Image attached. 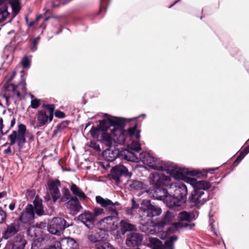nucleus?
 <instances>
[{"label":"nucleus","instance_id":"20e7f679","mask_svg":"<svg viewBox=\"0 0 249 249\" xmlns=\"http://www.w3.org/2000/svg\"><path fill=\"white\" fill-rule=\"evenodd\" d=\"M104 158L107 161H113L117 158L126 160L128 161H134L137 159L135 154L128 149L111 148L109 147L103 153Z\"/></svg>","mask_w":249,"mask_h":249},{"label":"nucleus","instance_id":"dca6fc26","mask_svg":"<svg viewBox=\"0 0 249 249\" xmlns=\"http://www.w3.org/2000/svg\"><path fill=\"white\" fill-rule=\"evenodd\" d=\"M57 247L60 249H78V244L71 237H64L62 238L57 243Z\"/></svg>","mask_w":249,"mask_h":249},{"label":"nucleus","instance_id":"aec40b11","mask_svg":"<svg viewBox=\"0 0 249 249\" xmlns=\"http://www.w3.org/2000/svg\"><path fill=\"white\" fill-rule=\"evenodd\" d=\"M164 201L170 210H176L183 204V199L180 200L174 195L171 196L168 194Z\"/></svg>","mask_w":249,"mask_h":249},{"label":"nucleus","instance_id":"680f3d73","mask_svg":"<svg viewBox=\"0 0 249 249\" xmlns=\"http://www.w3.org/2000/svg\"><path fill=\"white\" fill-rule=\"evenodd\" d=\"M11 152V149L10 146H9L4 151V153L5 154H9Z\"/></svg>","mask_w":249,"mask_h":249},{"label":"nucleus","instance_id":"c756f323","mask_svg":"<svg viewBox=\"0 0 249 249\" xmlns=\"http://www.w3.org/2000/svg\"><path fill=\"white\" fill-rule=\"evenodd\" d=\"M173 210L167 211L165 214L164 219L159 223V225L161 227H164L166 225H168L171 222L173 218L174 217L175 214L172 212Z\"/></svg>","mask_w":249,"mask_h":249},{"label":"nucleus","instance_id":"2f4dec72","mask_svg":"<svg viewBox=\"0 0 249 249\" xmlns=\"http://www.w3.org/2000/svg\"><path fill=\"white\" fill-rule=\"evenodd\" d=\"M178 239V237L176 235H173L170 236L168 239H167L164 244H162V246L164 247V249H174V242Z\"/></svg>","mask_w":249,"mask_h":249},{"label":"nucleus","instance_id":"4be33fe9","mask_svg":"<svg viewBox=\"0 0 249 249\" xmlns=\"http://www.w3.org/2000/svg\"><path fill=\"white\" fill-rule=\"evenodd\" d=\"M66 207L71 211L79 212L82 207L77 197L72 196L65 203Z\"/></svg>","mask_w":249,"mask_h":249},{"label":"nucleus","instance_id":"39448f33","mask_svg":"<svg viewBox=\"0 0 249 249\" xmlns=\"http://www.w3.org/2000/svg\"><path fill=\"white\" fill-rule=\"evenodd\" d=\"M122 124L123 121L118 119L117 117H111L107 115L106 119L99 121V124L97 126L91 127L89 133L92 138L98 139L100 135L102 136L103 133L109 129L110 125L115 127V125H122Z\"/></svg>","mask_w":249,"mask_h":249},{"label":"nucleus","instance_id":"72a5a7b5","mask_svg":"<svg viewBox=\"0 0 249 249\" xmlns=\"http://www.w3.org/2000/svg\"><path fill=\"white\" fill-rule=\"evenodd\" d=\"M149 243L153 249H165L164 247L162 246V242L156 238H150Z\"/></svg>","mask_w":249,"mask_h":249},{"label":"nucleus","instance_id":"a878e982","mask_svg":"<svg viewBox=\"0 0 249 249\" xmlns=\"http://www.w3.org/2000/svg\"><path fill=\"white\" fill-rule=\"evenodd\" d=\"M113 130L114 128L111 130V134H109L107 133V131H105L104 133H103L102 135L101 136V139L100 140L101 142L107 146L111 147L113 141L115 143H119L114 140V137L112 134V131Z\"/></svg>","mask_w":249,"mask_h":249},{"label":"nucleus","instance_id":"09e8293b","mask_svg":"<svg viewBox=\"0 0 249 249\" xmlns=\"http://www.w3.org/2000/svg\"><path fill=\"white\" fill-rule=\"evenodd\" d=\"M185 177V175L179 171H177L174 175V178L177 179H184Z\"/></svg>","mask_w":249,"mask_h":249},{"label":"nucleus","instance_id":"864d4df0","mask_svg":"<svg viewBox=\"0 0 249 249\" xmlns=\"http://www.w3.org/2000/svg\"><path fill=\"white\" fill-rule=\"evenodd\" d=\"M3 127H4V125L3 124V119L2 118H0V131L2 135L6 134L9 131V130H7L5 133H4L2 130Z\"/></svg>","mask_w":249,"mask_h":249},{"label":"nucleus","instance_id":"4468645a","mask_svg":"<svg viewBox=\"0 0 249 249\" xmlns=\"http://www.w3.org/2000/svg\"><path fill=\"white\" fill-rule=\"evenodd\" d=\"M96 201L102 207L108 209L109 211L114 213L116 215H118V213L115 208V206L120 205L118 202L113 203L110 199H105L100 196L96 197Z\"/></svg>","mask_w":249,"mask_h":249},{"label":"nucleus","instance_id":"774afa93","mask_svg":"<svg viewBox=\"0 0 249 249\" xmlns=\"http://www.w3.org/2000/svg\"><path fill=\"white\" fill-rule=\"evenodd\" d=\"M71 0H65L63 2V4H65L71 1Z\"/></svg>","mask_w":249,"mask_h":249},{"label":"nucleus","instance_id":"4d7b16f0","mask_svg":"<svg viewBox=\"0 0 249 249\" xmlns=\"http://www.w3.org/2000/svg\"><path fill=\"white\" fill-rule=\"evenodd\" d=\"M15 123H16V118L15 117H13L12 119V120L11 121L10 127V128L8 129L9 130L12 127L14 126V125L15 124Z\"/></svg>","mask_w":249,"mask_h":249},{"label":"nucleus","instance_id":"7ed1b4c3","mask_svg":"<svg viewBox=\"0 0 249 249\" xmlns=\"http://www.w3.org/2000/svg\"><path fill=\"white\" fill-rule=\"evenodd\" d=\"M211 183L205 180L198 181L196 190H195L189 198V203L192 206L199 208L208 200V196L205 194L204 191L210 189Z\"/></svg>","mask_w":249,"mask_h":249},{"label":"nucleus","instance_id":"69168bd1","mask_svg":"<svg viewBox=\"0 0 249 249\" xmlns=\"http://www.w3.org/2000/svg\"><path fill=\"white\" fill-rule=\"evenodd\" d=\"M106 1V0H101V6L100 8V12H101L102 11L105 9V8L102 6L103 3Z\"/></svg>","mask_w":249,"mask_h":249},{"label":"nucleus","instance_id":"13d9d810","mask_svg":"<svg viewBox=\"0 0 249 249\" xmlns=\"http://www.w3.org/2000/svg\"><path fill=\"white\" fill-rule=\"evenodd\" d=\"M141 145L139 144H137L135 147L132 148V150H134L135 151L138 152L141 150Z\"/></svg>","mask_w":249,"mask_h":249},{"label":"nucleus","instance_id":"0eeeda50","mask_svg":"<svg viewBox=\"0 0 249 249\" xmlns=\"http://www.w3.org/2000/svg\"><path fill=\"white\" fill-rule=\"evenodd\" d=\"M26 127L25 125L20 124L18 125V131L14 130L8 136L10 140V146L14 145L17 142L19 150L23 148L24 143L26 142L25 134Z\"/></svg>","mask_w":249,"mask_h":249},{"label":"nucleus","instance_id":"ea45409f","mask_svg":"<svg viewBox=\"0 0 249 249\" xmlns=\"http://www.w3.org/2000/svg\"><path fill=\"white\" fill-rule=\"evenodd\" d=\"M26 244V241L22 238L20 239L19 242H16L14 245V248L16 249H24Z\"/></svg>","mask_w":249,"mask_h":249},{"label":"nucleus","instance_id":"a211bd4d","mask_svg":"<svg viewBox=\"0 0 249 249\" xmlns=\"http://www.w3.org/2000/svg\"><path fill=\"white\" fill-rule=\"evenodd\" d=\"M78 220L83 223L88 228L93 227L95 222V219L92 213L89 211H85L78 216Z\"/></svg>","mask_w":249,"mask_h":249},{"label":"nucleus","instance_id":"4c0bfd02","mask_svg":"<svg viewBox=\"0 0 249 249\" xmlns=\"http://www.w3.org/2000/svg\"><path fill=\"white\" fill-rule=\"evenodd\" d=\"M69 123V122L68 121H64L62 122L57 126L56 129L54 130V134L60 132L62 130L67 127Z\"/></svg>","mask_w":249,"mask_h":249},{"label":"nucleus","instance_id":"f3484780","mask_svg":"<svg viewBox=\"0 0 249 249\" xmlns=\"http://www.w3.org/2000/svg\"><path fill=\"white\" fill-rule=\"evenodd\" d=\"M117 215L108 216L101 219L98 223L99 228L103 231L111 230L113 228Z\"/></svg>","mask_w":249,"mask_h":249},{"label":"nucleus","instance_id":"a19ab883","mask_svg":"<svg viewBox=\"0 0 249 249\" xmlns=\"http://www.w3.org/2000/svg\"><path fill=\"white\" fill-rule=\"evenodd\" d=\"M40 39L39 36H37L32 40L30 44V49L32 51L34 52L37 49V45Z\"/></svg>","mask_w":249,"mask_h":249},{"label":"nucleus","instance_id":"cd10ccee","mask_svg":"<svg viewBox=\"0 0 249 249\" xmlns=\"http://www.w3.org/2000/svg\"><path fill=\"white\" fill-rule=\"evenodd\" d=\"M128 185L131 190H142L146 188V185L143 182L135 179L129 180Z\"/></svg>","mask_w":249,"mask_h":249},{"label":"nucleus","instance_id":"1a4fd4ad","mask_svg":"<svg viewBox=\"0 0 249 249\" xmlns=\"http://www.w3.org/2000/svg\"><path fill=\"white\" fill-rule=\"evenodd\" d=\"M71 224L66 220L61 217H54L48 225V231L53 234L60 235L63 233L64 230Z\"/></svg>","mask_w":249,"mask_h":249},{"label":"nucleus","instance_id":"6e6552de","mask_svg":"<svg viewBox=\"0 0 249 249\" xmlns=\"http://www.w3.org/2000/svg\"><path fill=\"white\" fill-rule=\"evenodd\" d=\"M141 211V217L147 220L154 216L159 215L161 213V209L156 206L152 205L149 200H143L141 204L140 208Z\"/></svg>","mask_w":249,"mask_h":249},{"label":"nucleus","instance_id":"2eb2a0df","mask_svg":"<svg viewBox=\"0 0 249 249\" xmlns=\"http://www.w3.org/2000/svg\"><path fill=\"white\" fill-rule=\"evenodd\" d=\"M60 185L61 182L58 179L50 180L48 182V189L53 202H55L60 197V193L58 188Z\"/></svg>","mask_w":249,"mask_h":249},{"label":"nucleus","instance_id":"5fc2aeb1","mask_svg":"<svg viewBox=\"0 0 249 249\" xmlns=\"http://www.w3.org/2000/svg\"><path fill=\"white\" fill-rule=\"evenodd\" d=\"M132 206L131 208L132 209L135 210L136 209H137L139 207V204L136 203L134 199H133L132 200Z\"/></svg>","mask_w":249,"mask_h":249},{"label":"nucleus","instance_id":"49530a36","mask_svg":"<svg viewBox=\"0 0 249 249\" xmlns=\"http://www.w3.org/2000/svg\"><path fill=\"white\" fill-rule=\"evenodd\" d=\"M7 217V214L0 207V224L3 223Z\"/></svg>","mask_w":249,"mask_h":249},{"label":"nucleus","instance_id":"f257e3e1","mask_svg":"<svg viewBox=\"0 0 249 249\" xmlns=\"http://www.w3.org/2000/svg\"><path fill=\"white\" fill-rule=\"evenodd\" d=\"M170 180L169 177L163 174L153 173L150 177V183L151 186L145 191L151 197L155 199L164 200L168 195V192L163 186Z\"/></svg>","mask_w":249,"mask_h":249},{"label":"nucleus","instance_id":"a18cd8bd","mask_svg":"<svg viewBox=\"0 0 249 249\" xmlns=\"http://www.w3.org/2000/svg\"><path fill=\"white\" fill-rule=\"evenodd\" d=\"M245 155L241 152L239 155L237 156L234 161L232 164V166L235 167L245 157Z\"/></svg>","mask_w":249,"mask_h":249},{"label":"nucleus","instance_id":"c85d7f7f","mask_svg":"<svg viewBox=\"0 0 249 249\" xmlns=\"http://www.w3.org/2000/svg\"><path fill=\"white\" fill-rule=\"evenodd\" d=\"M70 189L72 194L76 197H78L80 199L85 200L87 198L86 194L76 184H72L71 186Z\"/></svg>","mask_w":249,"mask_h":249},{"label":"nucleus","instance_id":"8fccbe9b","mask_svg":"<svg viewBox=\"0 0 249 249\" xmlns=\"http://www.w3.org/2000/svg\"><path fill=\"white\" fill-rule=\"evenodd\" d=\"M54 114L55 116V117L58 118H64L66 116L65 113L59 110H56L55 111H54L53 115Z\"/></svg>","mask_w":249,"mask_h":249},{"label":"nucleus","instance_id":"423d86ee","mask_svg":"<svg viewBox=\"0 0 249 249\" xmlns=\"http://www.w3.org/2000/svg\"><path fill=\"white\" fill-rule=\"evenodd\" d=\"M41 107L44 109L38 110L36 114L37 127L46 125L49 121L50 122L53 121V117L54 105L42 104Z\"/></svg>","mask_w":249,"mask_h":249},{"label":"nucleus","instance_id":"bf43d9fd","mask_svg":"<svg viewBox=\"0 0 249 249\" xmlns=\"http://www.w3.org/2000/svg\"><path fill=\"white\" fill-rule=\"evenodd\" d=\"M7 195V193L6 191H3L0 192V198L6 197Z\"/></svg>","mask_w":249,"mask_h":249},{"label":"nucleus","instance_id":"6e6d98bb","mask_svg":"<svg viewBox=\"0 0 249 249\" xmlns=\"http://www.w3.org/2000/svg\"><path fill=\"white\" fill-rule=\"evenodd\" d=\"M241 152L246 156L249 153V145L247 146Z\"/></svg>","mask_w":249,"mask_h":249},{"label":"nucleus","instance_id":"e433bc0d","mask_svg":"<svg viewBox=\"0 0 249 249\" xmlns=\"http://www.w3.org/2000/svg\"><path fill=\"white\" fill-rule=\"evenodd\" d=\"M93 249H115V248L110 244L105 243L104 244L96 243Z\"/></svg>","mask_w":249,"mask_h":249},{"label":"nucleus","instance_id":"ddd939ff","mask_svg":"<svg viewBox=\"0 0 249 249\" xmlns=\"http://www.w3.org/2000/svg\"><path fill=\"white\" fill-rule=\"evenodd\" d=\"M35 218L34 207L31 204H28L24 211H23L17 221L29 225L31 224Z\"/></svg>","mask_w":249,"mask_h":249},{"label":"nucleus","instance_id":"b1692460","mask_svg":"<svg viewBox=\"0 0 249 249\" xmlns=\"http://www.w3.org/2000/svg\"><path fill=\"white\" fill-rule=\"evenodd\" d=\"M120 230L122 234H124L127 231L137 230L136 225L130 223L127 219L122 220L120 223Z\"/></svg>","mask_w":249,"mask_h":249},{"label":"nucleus","instance_id":"603ef678","mask_svg":"<svg viewBox=\"0 0 249 249\" xmlns=\"http://www.w3.org/2000/svg\"><path fill=\"white\" fill-rule=\"evenodd\" d=\"M15 75H16V73L15 72H13L12 74L11 75V76L8 78L6 81V82L4 84V85H3V88L4 89V86L6 85H8L9 84H10V82L12 81L13 79L14 78V77L15 76Z\"/></svg>","mask_w":249,"mask_h":249},{"label":"nucleus","instance_id":"412c9836","mask_svg":"<svg viewBox=\"0 0 249 249\" xmlns=\"http://www.w3.org/2000/svg\"><path fill=\"white\" fill-rule=\"evenodd\" d=\"M19 230V224L18 221L15 220L13 223L7 225L6 230L3 232V237L7 239L15 235Z\"/></svg>","mask_w":249,"mask_h":249},{"label":"nucleus","instance_id":"79ce46f5","mask_svg":"<svg viewBox=\"0 0 249 249\" xmlns=\"http://www.w3.org/2000/svg\"><path fill=\"white\" fill-rule=\"evenodd\" d=\"M5 91L4 93L3 94V95H2V97L6 100V104L7 106H9L10 104V103L9 102V99L10 98H14L15 97H13V93L12 92H11V94H10V93H7L9 91H7L5 89Z\"/></svg>","mask_w":249,"mask_h":249},{"label":"nucleus","instance_id":"bb28decb","mask_svg":"<svg viewBox=\"0 0 249 249\" xmlns=\"http://www.w3.org/2000/svg\"><path fill=\"white\" fill-rule=\"evenodd\" d=\"M34 205V211L38 216L44 214V211L42 205V200L38 196H36L33 201Z\"/></svg>","mask_w":249,"mask_h":249},{"label":"nucleus","instance_id":"c9c22d12","mask_svg":"<svg viewBox=\"0 0 249 249\" xmlns=\"http://www.w3.org/2000/svg\"><path fill=\"white\" fill-rule=\"evenodd\" d=\"M62 192L63 194V196L61 198V201L62 202H67L72 197L71 196L69 190L67 188L64 187L62 189Z\"/></svg>","mask_w":249,"mask_h":249},{"label":"nucleus","instance_id":"e2e57ef3","mask_svg":"<svg viewBox=\"0 0 249 249\" xmlns=\"http://www.w3.org/2000/svg\"><path fill=\"white\" fill-rule=\"evenodd\" d=\"M15 203H12L9 205V208L11 211H13L15 208Z\"/></svg>","mask_w":249,"mask_h":249},{"label":"nucleus","instance_id":"338daca9","mask_svg":"<svg viewBox=\"0 0 249 249\" xmlns=\"http://www.w3.org/2000/svg\"><path fill=\"white\" fill-rule=\"evenodd\" d=\"M35 24V21H33L30 22V23H28L29 27H32Z\"/></svg>","mask_w":249,"mask_h":249},{"label":"nucleus","instance_id":"f704fd0d","mask_svg":"<svg viewBox=\"0 0 249 249\" xmlns=\"http://www.w3.org/2000/svg\"><path fill=\"white\" fill-rule=\"evenodd\" d=\"M87 238L89 242L91 243H96L101 240V238L97 233L91 232L89 233Z\"/></svg>","mask_w":249,"mask_h":249},{"label":"nucleus","instance_id":"f8f14e48","mask_svg":"<svg viewBox=\"0 0 249 249\" xmlns=\"http://www.w3.org/2000/svg\"><path fill=\"white\" fill-rule=\"evenodd\" d=\"M4 89L7 91H11L13 93V97H16L18 99H21L22 94L26 93V83L24 80L21 81L17 85L14 84L6 85Z\"/></svg>","mask_w":249,"mask_h":249},{"label":"nucleus","instance_id":"473e14b6","mask_svg":"<svg viewBox=\"0 0 249 249\" xmlns=\"http://www.w3.org/2000/svg\"><path fill=\"white\" fill-rule=\"evenodd\" d=\"M10 4L13 14L17 15L20 11L21 7L19 0H9Z\"/></svg>","mask_w":249,"mask_h":249},{"label":"nucleus","instance_id":"3c124183","mask_svg":"<svg viewBox=\"0 0 249 249\" xmlns=\"http://www.w3.org/2000/svg\"><path fill=\"white\" fill-rule=\"evenodd\" d=\"M30 60L27 56H24L22 61V65L24 68H27L30 66Z\"/></svg>","mask_w":249,"mask_h":249},{"label":"nucleus","instance_id":"9b49d317","mask_svg":"<svg viewBox=\"0 0 249 249\" xmlns=\"http://www.w3.org/2000/svg\"><path fill=\"white\" fill-rule=\"evenodd\" d=\"M111 177L117 184L121 182V178L123 176L130 177L131 173L128 172L127 168L123 165H116L111 170Z\"/></svg>","mask_w":249,"mask_h":249},{"label":"nucleus","instance_id":"37998d69","mask_svg":"<svg viewBox=\"0 0 249 249\" xmlns=\"http://www.w3.org/2000/svg\"><path fill=\"white\" fill-rule=\"evenodd\" d=\"M104 213V210L102 208L96 207L94 208L93 210L92 214L94 216L95 219H96V217Z\"/></svg>","mask_w":249,"mask_h":249},{"label":"nucleus","instance_id":"5701e85b","mask_svg":"<svg viewBox=\"0 0 249 249\" xmlns=\"http://www.w3.org/2000/svg\"><path fill=\"white\" fill-rule=\"evenodd\" d=\"M174 195L180 200L183 199V203H184L186 200V196L187 195L186 186L184 184H180L175 190Z\"/></svg>","mask_w":249,"mask_h":249},{"label":"nucleus","instance_id":"6ab92c4d","mask_svg":"<svg viewBox=\"0 0 249 249\" xmlns=\"http://www.w3.org/2000/svg\"><path fill=\"white\" fill-rule=\"evenodd\" d=\"M142 239L143 236L142 234L132 232L127 235L125 242L126 245L129 247L139 246L141 244Z\"/></svg>","mask_w":249,"mask_h":249},{"label":"nucleus","instance_id":"f03ea898","mask_svg":"<svg viewBox=\"0 0 249 249\" xmlns=\"http://www.w3.org/2000/svg\"><path fill=\"white\" fill-rule=\"evenodd\" d=\"M123 121L122 125L116 124L112 131V134L114 136V141L119 144H124L125 142L126 137L129 136L131 137H134L139 140L141 137V130L137 129L138 124H136L133 126L129 127L127 130L124 129L126 120L123 118L117 117Z\"/></svg>","mask_w":249,"mask_h":249},{"label":"nucleus","instance_id":"0e129e2a","mask_svg":"<svg viewBox=\"0 0 249 249\" xmlns=\"http://www.w3.org/2000/svg\"><path fill=\"white\" fill-rule=\"evenodd\" d=\"M133 210H134L132 209L131 208L128 209L126 211L127 214H130V215H133Z\"/></svg>","mask_w":249,"mask_h":249},{"label":"nucleus","instance_id":"58836bf2","mask_svg":"<svg viewBox=\"0 0 249 249\" xmlns=\"http://www.w3.org/2000/svg\"><path fill=\"white\" fill-rule=\"evenodd\" d=\"M31 97L32 99L31 101L30 107L32 108H34V109H36V108H38L41 104L40 100L36 99V98H34V96L33 95H32L31 96Z\"/></svg>","mask_w":249,"mask_h":249},{"label":"nucleus","instance_id":"393cba45","mask_svg":"<svg viewBox=\"0 0 249 249\" xmlns=\"http://www.w3.org/2000/svg\"><path fill=\"white\" fill-rule=\"evenodd\" d=\"M216 169H217V168L209 169L206 170L203 169L202 171L194 170L187 172L186 174L187 175L192 177H196L197 178H206L207 173L210 172L211 173H213V172Z\"/></svg>","mask_w":249,"mask_h":249},{"label":"nucleus","instance_id":"c03bdc74","mask_svg":"<svg viewBox=\"0 0 249 249\" xmlns=\"http://www.w3.org/2000/svg\"><path fill=\"white\" fill-rule=\"evenodd\" d=\"M7 2L6 0H0V11L1 12H7Z\"/></svg>","mask_w":249,"mask_h":249},{"label":"nucleus","instance_id":"de8ad7c7","mask_svg":"<svg viewBox=\"0 0 249 249\" xmlns=\"http://www.w3.org/2000/svg\"><path fill=\"white\" fill-rule=\"evenodd\" d=\"M188 181L189 182L190 184L193 186L194 190H196L198 181H197L196 179L194 178H189Z\"/></svg>","mask_w":249,"mask_h":249},{"label":"nucleus","instance_id":"052dcab7","mask_svg":"<svg viewBox=\"0 0 249 249\" xmlns=\"http://www.w3.org/2000/svg\"><path fill=\"white\" fill-rule=\"evenodd\" d=\"M91 143H92V142ZM93 144H94V146H93L94 149L98 151L100 150V146L98 144H97L96 142H93Z\"/></svg>","mask_w":249,"mask_h":249},{"label":"nucleus","instance_id":"7c9ffc66","mask_svg":"<svg viewBox=\"0 0 249 249\" xmlns=\"http://www.w3.org/2000/svg\"><path fill=\"white\" fill-rule=\"evenodd\" d=\"M178 220L179 221L178 223H176V224L180 225V222L187 221L190 222L192 221V217L190 213L186 211H182L179 213L178 216Z\"/></svg>","mask_w":249,"mask_h":249},{"label":"nucleus","instance_id":"9d476101","mask_svg":"<svg viewBox=\"0 0 249 249\" xmlns=\"http://www.w3.org/2000/svg\"><path fill=\"white\" fill-rule=\"evenodd\" d=\"M141 156L143 159V161L146 162L151 168L159 171H166L168 169V165L165 162L160 161L149 154H145L144 157H143V154H142Z\"/></svg>","mask_w":249,"mask_h":249}]
</instances>
